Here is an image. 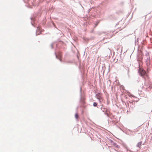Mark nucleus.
<instances>
[{
  "mask_svg": "<svg viewBox=\"0 0 152 152\" xmlns=\"http://www.w3.org/2000/svg\"><path fill=\"white\" fill-rule=\"evenodd\" d=\"M139 72L140 75L142 76L144 75L145 73V71L142 69H139Z\"/></svg>",
  "mask_w": 152,
  "mask_h": 152,
  "instance_id": "obj_1",
  "label": "nucleus"
},
{
  "mask_svg": "<svg viewBox=\"0 0 152 152\" xmlns=\"http://www.w3.org/2000/svg\"><path fill=\"white\" fill-rule=\"evenodd\" d=\"M142 144V142H139L137 144V147L140 148L141 145Z\"/></svg>",
  "mask_w": 152,
  "mask_h": 152,
  "instance_id": "obj_2",
  "label": "nucleus"
},
{
  "mask_svg": "<svg viewBox=\"0 0 152 152\" xmlns=\"http://www.w3.org/2000/svg\"><path fill=\"white\" fill-rule=\"evenodd\" d=\"M75 118L76 119H77L79 118V116L77 113L75 114Z\"/></svg>",
  "mask_w": 152,
  "mask_h": 152,
  "instance_id": "obj_3",
  "label": "nucleus"
},
{
  "mask_svg": "<svg viewBox=\"0 0 152 152\" xmlns=\"http://www.w3.org/2000/svg\"><path fill=\"white\" fill-rule=\"evenodd\" d=\"M97 105V104L96 103V102H94V103H93V106L94 107H96V106Z\"/></svg>",
  "mask_w": 152,
  "mask_h": 152,
  "instance_id": "obj_4",
  "label": "nucleus"
},
{
  "mask_svg": "<svg viewBox=\"0 0 152 152\" xmlns=\"http://www.w3.org/2000/svg\"><path fill=\"white\" fill-rule=\"evenodd\" d=\"M148 62H150V59H148Z\"/></svg>",
  "mask_w": 152,
  "mask_h": 152,
  "instance_id": "obj_5",
  "label": "nucleus"
},
{
  "mask_svg": "<svg viewBox=\"0 0 152 152\" xmlns=\"http://www.w3.org/2000/svg\"><path fill=\"white\" fill-rule=\"evenodd\" d=\"M117 147L118 148H120V146H117Z\"/></svg>",
  "mask_w": 152,
  "mask_h": 152,
  "instance_id": "obj_6",
  "label": "nucleus"
}]
</instances>
